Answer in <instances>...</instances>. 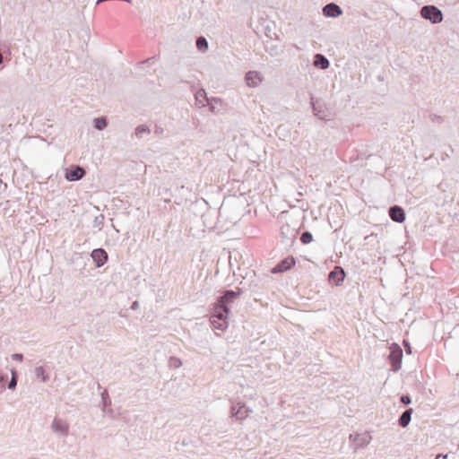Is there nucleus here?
<instances>
[{
    "label": "nucleus",
    "mask_w": 459,
    "mask_h": 459,
    "mask_svg": "<svg viewBox=\"0 0 459 459\" xmlns=\"http://www.w3.org/2000/svg\"><path fill=\"white\" fill-rule=\"evenodd\" d=\"M12 359L13 360L22 361L23 355L22 353H13V354H12Z\"/></svg>",
    "instance_id": "30"
},
{
    "label": "nucleus",
    "mask_w": 459,
    "mask_h": 459,
    "mask_svg": "<svg viewBox=\"0 0 459 459\" xmlns=\"http://www.w3.org/2000/svg\"><path fill=\"white\" fill-rule=\"evenodd\" d=\"M323 14L325 17L336 18L342 14V10L338 4L329 3L323 7Z\"/></svg>",
    "instance_id": "14"
},
{
    "label": "nucleus",
    "mask_w": 459,
    "mask_h": 459,
    "mask_svg": "<svg viewBox=\"0 0 459 459\" xmlns=\"http://www.w3.org/2000/svg\"><path fill=\"white\" fill-rule=\"evenodd\" d=\"M195 45H196L197 49L200 50L201 52H205L208 49V41L203 36H200L196 39Z\"/></svg>",
    "instance_id": "19"
},
{
    "label": "nucleus",
    "mask_w": 459,
    "mask_h": 459,
    "mask_svg": "<svg viewBox=\"0 0 459 459\" xmlns=\"http://www.w3.org/2000/svg\"><path fill=\"white\" fill-rule=\"evenodd\" d=\"M269 54L271 56H276L278 55V51H277V48H271L270 50H269Z\"/></svg>",
    "instance_id": "34"
},
{
    "label": "nucleus",
    "mask_w": 459,
    "mask_h": 459,
    "mask_svg": "<svg viewBox=\"0 0 459 459\" xmlns=\"http://www.w3.org/2000/svg\"><path fill=\"white\" fill-rule=\"evenodd\" d=\"M344 278L345 272L341 266H335L328 274L329 282L335 286L341 285L343 282Z\"/></svg>",
    "instance_id": "6"
},
{
    "label": "nucleus",
    "mask_w": 459,
    "mask_h": 459,
    "mask_svg": "<svg viewBox=\"0 0 459 459\" xmlns=\"http://www.w3.org/2000/svg\"><path fill=\"white\" fill-rule=\"evenodd\" d=\"M105 217L103 214H99L95 216L93 221H92V227L97 228L99 230H101L103 224H104Z\"/></svg>",
    "instance_id": "22"
},
{
    "label": "nucleus",
    "mask_w": 459,
    "mask_h": 459,
    "mask_svg": "<svg viewBox=\"0 0 459 459\" xmlns=\"http://www.w3.org/2000/svg\"><path fill=\"white\" fill-rule=\"evenodd\" d=\"M218 101H219V100H217V99H212V100L207 101V105L209 106V108L212 113H215V106L212 104V102H218Z\"/></svg>",
    "instance_id": "28"
},
{
    "label": "nucleus",
    "mask_w": 459,
    "mask_h": 459,
    "mask_svg": "<svg viewBox=\"0 0 459 459\" xmlns=\"http://www.w3.org/2000/svg\"><path fill=\"white\" fill-rule=\"evenodd\" d=\"M388 214L394 221L398 223L403 222L406 219L404 210L399 205L391 206Z\"/></svg>",
    "instance_id": "11"
},
{
    "label": "nucleus",
    "mask_w": 459,
    "mask_h": 459,
    "mask_svg": "<svg viewBox=\"0 0 459 459\" xmlns=\"http://www.w3.org/2000/svg\"><path fill=\"white\" fill-rule=\"evenodd\" d=\"M296 264V261L293 256H288L285 259L281 260L280 263H278L273 269V273H284L290 268H292Z\"/></svg>",
    "instance_id": "8"
},
{
    "label": "nucleus",
    "mask_w": 459,
    "mask_h": 459,
    "mask_svg": "<svg viewBox=\"0 0 459 459\" xmlns=\"http://www.w3.org/2000/svg\"><path fill=\"white\" fill-rule=\"evenodd\" d=\"M245 78H246L247 85L250 87H255L258 85L259 82H262L260 74L256 71H248L246 74Z\"/></svg>",
    "instance_id": "16"
},
{
    "label": "nucleus",
    "mask_w": 459,
    "mask_h": 459,
    "mask_svg": "<svg viewBox=\"0 0 459 459\" xmlns=\"http://www.w3.org/2000/svg\"><path fill=\"white\" fill-rule=\"evenodd\" d=\"M300 241L304 245L309 244L313 241V235L309 231H304L300 236Z\"/></svg>",
    "instance_id": "25"
},
{
    "label": "nucleus",
    "mask_w": 459,
    "mask_h": 459,
    "mask_svg": "<svg viewBox=\"0 0 459 459\" xmlns=\"http://www.w3.org/2000/svg\"><path fill=\"white\" fill-rule=\"evenodd\" d=\"M412 411H413L412 409L409 408L402 413V415L400 416V418L398 420V423L402 428H406L409 425V423L411 421Z\"/></svg>",
    "instance_id": "17"
},
{
    "label": "nucleus",
    "mask_w": 459,
    "mask_h": 459,
    "mask_svg": "<svg viewBox=\"0 0 459 459\" xmlns=\"http://www.w3.org/2000/svg\"><path fill=\"white\" fill-rule=\"evenodd\" d=\"M310 104L313 109L314 115L321 120L326 118V106L321 100H316L313 96L310 98Z\"/></svg>",
    "instance_id": "5"
},
{
    "label": "nucleus",
    "mask_w": 459,
    "mask_h": 459,
    "mask_svg": "<svg viewBox=\"0 0 459 459\" xmlns=\"http://www.w3.org/2000/svg\"><path fill=\"white\" fill-rule=\"evenodd\" d=\"M387 359L392 366V370L397 372L402 367L403 350L397 343H392L389 347Z\"/></svg>",
    "instance_id": "2"
},
{
    "label": "nucleus",
    "mask_w": 459,
    "mask_h": 459,
    "mask_svg": "<svg viewBox=\"0 0 459 459\" xmlns=\"http://www.w3.org/2000/svg\"><path fill=\"white\" fill-rule=\"evenodd\" d=\"M6 382V377L0 375V394L4 390V383Z\"/></svg>",
    "instance_id": "29"
},
{
    "label": "nucleus",
    "mask_w": 459,
    "mask_h": 459,
    "mask_svg": "<svg viewBox=\"0 0 459 459\" xmlns=\"http://www.w3.org/2000/svg\"><path fill=\"white\" fill-rule=\"evenodd\" d=\"M2 183V180H0V184Z\"/></svg>",
    "instance_id": "39"
},
{
    "label": "nucleus",
    "mask_w": 459,
    "mask_h": 459,
    "mask_svg": "<svg viewBox=\"0 0 459 459\" xmlns=\"http://www.w3.org/2000/svg\"><path fill=\"white\" fill-rule=\"evenodd\" d=\"M195 100L198 101L200 104L204 105V100H210L208 98H207V95H206V92L204 90H199L196 93H195Z\"/></svg>",
    "instance_id": "24"
},
{
    "label": "nucleus",
    "mask_w": 459,
    "mask_h": 459,
    "mask_svg": "<svg viewBox=\"0 0 459 459\" xmlns=\"http://www.w3.org/2000/svg\"><path fill=\"white\" fill-rule=\"evenodd\" d=\"M420 15L433 24L440 23L443 21L442 12L435 5H424L421 7Z\"/></svg>",
    "instance_id": "3"
},
{
    "label": "nucleus",
    "mask_w": 459,
    "mask_h": 459,
    "mask_svg": "<svg viewBox=\"0 0 459 459\" xmlns=\"http://www.w3.org/2000/svg\"><path fill=\"white\" fill-rule=\"evenodd\" d=\"M403 344H404L405 352L407 354H411V347L410 343L407 341H403Z\"/></svg>",
    "instance_id": "32"
},
{
    "label": "nucleus",
    "mask_w": 459,
    "mask_h": 459,
    "mask_svg": "<svg viewBox=\"0 0 459 459\" xmlns=\"http://www.w3.org/2000/svg\"><path fill=\"white\" fill-rule=\"evenodd\" d=\"M350 438L353 441L355 447H363L368 445L371 440L369 432H364L361 434L350 435Z\"/></svg>",
    "instance_id": "13"
},
{
    "label": "nucleus",
    "mask_w": 459,
    "mask_h": 459,
    "mask_svg": "<svg viewBox=\"0 0 459 459\" xmlns=\"http://www.w3.org/2000/svg\"><path fill=\"white\" fill-rule=\"evenodd\" d=\"M51 429L55 433L67 436L69 433V425L61 419L55 418L51 424Z\"/></svg>",
    "instance_id": "12"
},
{
    "label": "nucleus",
    "mask_w": 459,
    "mask_h": 459,
    "mask_svg": "<svg viewBox=\"0 0 459 459\" xmlns=\"http://www.w3.org/2000/svg\"><path fill=\"white\" fill-rule=\"evenodd\" d=\"M151 130L146 125H140L138 126L135 130L134 134L137 137H142L143 134H150Z\"/></svg>",
    "instance_id": "23"
},
{
    "label": "nucleus",
    "mask_w": 459,
    "mask_h": 459,
    "mask_svg": "<svg viewBox=\"0 0 459 459\" xmlns=\"http://www.w3.org/2000/svg\"><path fill=\"white\" fill-rule=\"evenodd\" d=\"M86 172L83 168L76 165L73 166L70 170L65 172V179L70 182L79 181L85 176Z\"/></svg>",
    "instance_id": "7"
},
{
    "label": "nucleus",
    "mask_w": 459,
    "mask_h": 459,
    "mask_svg": "<svg viewBox=\"0 0 459 459\" xmlns=\"http://www.w3.org/2000/svg\"><path fill=\"white\" fill-rule=\"evenodd\" d=\"M108 413L110 414V416L112 417V411H108Z\"/></svg>",
    "instance_id": "38"
},
{
    "label": "nucleus",
    "mask_w": 459,
    "mask_h": 459,
    "mask_svg": "<svg viewBox=\"0 0 459 459\" xmlns=\"http://www.w3.org/2000/svg\"><path fill=\"white\" fill-rule=\"evenodd\" d=\"M138 306H139L138 301H134V302H133L131 308L136 309V308H138Z\"/></svg>",
    "instance_id": "36"
},
{
    "label": "nucleus",
    "mask_w": 459,
    "mask_h": 459,
    "mask_svg": "<svg viewBox=\"0 0 459 459\" xmlns=\"http://www.w3.org/2000/svg\"><path fill=\"white\" fill-rule=\"evenodd\" d=\"M313 65L319 69L326 70L330 66V62L323 54H316L314 56Z\"/></svg>",
    "instance_id": "15"
},
{
    "label": "nucleus",
    "mask_w": 459,
    "mask_h": 459,
    "mask_svg": "<svg viewBox=\"0 0 459 459\" xmlns=\"http://www.w3.org/2000/svg\"><path fill=\"white\" fill-rule=\"evenodd\" d=\"M3 62H4V57H3V56L0 54V65H1V64H3Z\"/></svg>",
    "instance_id": "37"
},
{
    "label": "nucleus",
    "mask_w": 459,
    "mask_h": 459,
    "mask_svg": "<svg viewBox=\"0 0 459 459\" xmlns=\"http://www.w3.org/2000/svg\"><path fill=\"white\" fill-rule=\"evenodd\" d=\"M154 60H155V56H152V57L146 58L145 60L142 61L140 64L151 65L154 62Z\"/></svg>",
    "instance_id": "33"
},
{
    "label": "nucleus",
    "mask_w": 459,
    "mask_h": 459,
    "mask_svg": "<svg viewBox=\"0 0 459 459\" xmlns=\"http://www.w3.org/2000/svg\"><path fill=\"white\" fill-rule=\"evenodd\" d=\"M252 409L242 402H231L230 417L236 420H243L252 412Z\"/></svg>",
    "instance_id": "4"
},
{
    "label": "nucleus",
    "mask_w": 459,
    "mask_h": 459,
    "mask_svg": "<svg viewBox=\"0 0 459 459\" xmlns=\"http://www.w3.org/2000/svg\"><path fill=\"white\" fill-rule=\"evenodd\" d=\"M37 378H40L42 382H47L49 379L48 375L46 373L43 367H37L34 370Z\"/></svg>",
    "instance_id": "20"
},
{
    "label": "nucleus",
    "mask_w": 459,
    "mask_h": 459,
    "mask_svg": "<svg viewBox=\"0 0 459 459\" xmlns=\"http://www.w3.org/2000/svg\"><path fill=\"white\" fill-rule=\"evenodd\" d=\"M91 256L97 267H101L108 261V253L103 248H95L92 250Z\"/></svg>",
    "instance_id": "10"
},
{
    "label": "nucleus",
    "mask_w": 459,
    "mask_h": 459,
    "mask_svg": "<svg viewBox=\"0 0 459 459\" xmlns=\"http://www.w3.org/2000/svg\"><path fill=\"white\" fill-rule=\"evenodd\" d=\"M101 403H102V410L104 411L111 404V400H110L108 393L106 389L101 393Z\"/></svg>",
    "instance_id": "21"
},
{
    "label": "nucleus",
    "mask_w": 459,
    "mask_h": 459,
    "mask_svg": "<svg viewBox=\"0 0 459 459\" xmlns=\"http://www.w3.org/2000/svg\"><path fill=\"white\" fill-rule=\"evenodd\" d=\"M93 124H94V127L97 129V130H104L107 126H108V120L106 117H96L94 118L93 120Z\"/></svg>",
    "instance_id": "18"
},
{
    "label": "nucleus",
    "mask_w": 459,
    "mask_h": 459,
    "mask_svg": "<svg viewBox=\"0 0 459 459\" xmlns=\"http://www.w3.org/2000/svg\"><path fill=\"white\" fill-rule=\"evenodd\" d=\"M16 385H17V379H16L15 374L13 373L11 380L8 383V388L14 389L16 387Z\"/></svg>",
    "instance_id": "27"
},
{
    "label": "nucleus",
    "mask_w": 459,
    "mask_h": 459,
    "mask_svg": "<svg viewBox=\"0 0 459 459\" xmlns=\"http://www.w3.org/2000/svg\"><path fill=\"white\" fill-rule=\"evenodd\" d=\"M162 132H163V129H162L161 127H159V126H157V127L155 128V131H154V133H155L156 134H162Z\"/></svg>",
    "instance_id": "35"
},
{
    "label": "nucleus",
    "mask_w": 459,
    "mask_h": 459,
    "mask_svg": "<svg viewBox=\"0 0 459 459\" xmlns=\"http://www.w3.org/2000/svg\"><path fill=\"white\" fill-rule=\"evenodd\" d=\"M169 363H170V366H172L174 368H179L182 365L181 360L175 357L170 358Z\"/></svg>",
    "instance_id": "26"
},
{
    "label": "nucleus",
    "mask_w": 459,
    "mask_h": 459,
    "mask_svg": "<svg viewBox=\"0 0 459 459\" xmlns=\"http://www.w3.org/2000/svg\"><path fill=\"white\" fill-rule=\"evenodd\" d=\"M401 402H402L403 404L407 405V404L411 403V398H410V396H409V395H403V396L401 397Z\"/></svg>",
    "instance_id": "31"
},
{
    "label": "nucleus",
    "mask_w": 459,
    "mask_h": 459,
    "mask_svg": "<svg viewBox=\"0 0 459 459\" xmlns=\"http://www.w3.org/2000/svg\"><path fill=\"white\" fill-rule=\"evenodd\" d=\"M280 235L283 240L292 242L297 238L298 230L290 224L285 223L280 228Z\"/></svg>",
    "instance_id": "9"
},
{
    "label": "nucleus",
    "mask_w": 459,
    "mask_h": 459,
    "mask_svg": "<svg viewBox=\"0 0 459 459\" xmlns=\"http://www.w3.org/2000/svg\"><path fill=\"white\" fill-rule=\"evenodd\" d=\"M220 292L221 295L212 305L210 322L214 329L224 331L229 326L230 306L240 297L243 290L238 288L236 290H226Z\"/></svg>",
    "instance_id": "1"
}]
</instances>
